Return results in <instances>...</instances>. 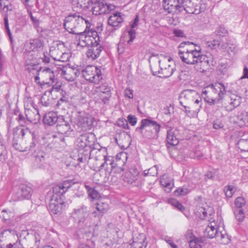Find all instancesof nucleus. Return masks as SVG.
<instances>
[{
    "label": "nucleus",
    "mask_w": 248,
    "mask_h": 248,
    "mask_svg": "<svg viewBox=\"0 0 248 248\" xmlns=\"http://www.w3.org/2000/svg\"><path fill=\"white\" fill-rule=\"evenodd\" d=\"M0 8L2 14H5L4 16V28L6 32L11 40L12 34L9 27L8 15L6 14L9 10L11 9V5L10 4L9 1L8 0H0Z\"/></svg>",
    "instance_id": "obj_16"
},
{
    "label": "nucleus",
    "mask_w": 248,
    "mask_h": 248,
    "mask_svg": "<svg viewBox=\"0 0 248 248\" xmlns=\"http://www.w3.org/2000/svg\"><path fill=\"white\" fill-rule=\"evenodd\" d=\"M139 22V16L137 15L136 17L135 18L134 21L130 25L131 29H134L135 28L137 27Z\"/></svg>",
    "instance_id": "obj_63"
},
{
    "label": "nucleus",
    "mask_w": 248,
    "mask_h": 248,
    "mask_svg": "<svg viewBox=\"0 0 248 248\" xmlns=\"http://www.w3.org/2000/svg\"><path fill=\"white\" fill-rule=\"evenodd\" d=\"M160 184L165 189L166 192H170L173 186L172 180L169 178L167 175H163L160 178Z\"/></svg>",
    "instance_id": "obj_36"
},
{
    "label": "nucleus",
    "mask_w": 248,
    "mask_h": 248,
    "mask_svg": "<svg viewBox=\"0 0 248 248\" xmlns=\"http://www.w3.org/2000/svg\"><path fill=\"white\" fill-rule=\"evenodd\" d=\"M81 73L86 80L95 84L98 83L102 78L100 69L93 65H88L84 69L81 68Z\"/></svg>",
    "instance_id": "obj_9"
},
{
    "label": "nucleus",
    "mask_w": 248,
    "mask_h": 248,
    "mask_svg": "<svg viewBox=\"0 0 248 248\" xmlns=\"http://www.w3.org/2000/svg\"><path fill=\"white\" fill-rule=\"evenodd\" d=\"M158 173L157 168L156 166H154L153 167L150 168L148 170H145L144 171L145 176L151 175V176H156Z\"/></svg>",
    "instance_id": "obj_49"
},
{
    "label": "nucleus",
    "mask_w": 248,
    "mask_h": 248,
    "mask_svg": "<svg viewBox=\"0 0 248 248\" xmlns=\"http://www.w3.org/2000/svg\"><path fill=\"white\" fill-rule=\"evenodd\" d=\"M190 192V190L185 187H179L177 189L175 192V195L176 196H185L188 194Z\"/></svg>",
    "instance_id": "obj_48"
},
{
    "label": "nucleus",
    "mask_w": 248,
    "mask_h": 248,
    "mask_svg": "<svg viewBox=\"0 0 248 248\" xmlns=\"http://www.w3.org/2000/svg\"><path fill=\"white\" fill-rule=\"evenodd\" d=\"M236 188L232 185H229L225 186L224 192L227 198H231L233 195Z\"/></svg>",
    "instance_id": "obj_41"
},
{
    "label": "nucleus",
    "mask_w": 248,
    "mask_h": 248,
    "mask_svg": "<svg viewBox=\"0 0 248 248\" xmlns=\"http://www.w3.org/2000/svg\"><path fill=\"white\" fill-rule=\"evenodd\" d=\"M108 209L109 206L108 203L102 202H98L96 204V210L93 213L94 216L100 218Z\"/></svg>",
    "instance_id": "obj_30"
},
{
    "label": "nucleus",
    "mask_w": 248,
    "mask_h": 248,
    "mask_svg": "<svg viewBox=\"0 0 248 248\" xmlns=\"http://www.w3.org/2000/svg\"><path fill=\"white\" fill-rule=\"evenodd\" d=\"M238 148L241 151L248 152V140L245 139L240 140L237 143Z\"/></svg>",
    "instance_id": "obj_46"
},
{
    "label": "nucleus",
    "mask_w": 248,
    "mask_h": 248,
    "mask_svg": "<svg viewBox=\"0 0 248 248\" xmlns=\"http://www.w3.org/2000/svg\"><path fill=\"white\" fill-rule=\"evenodd\" d=\"M95 91L104 104H107L111 96V88L107 84H103L96 87Z\"/></svg>",
    "instance_id": "obj_18"
},
{
    "label": "nucleus",
    "mask_w": 248,
    "mask_h": 248,
    "mask_svg": "<svg viewBox=\"0 0 248 248\" xmlns=\"http://www.w3.org/2000/svg\"><path fill=\"white\" fill-rule=\"evenodd\" d=\"M17 120L21 126H24L29 122L27 120V118H26L24 115L21 113L18 115Z\"/></svg>",
    "instance_id": "obj_58"
},
{
    "label": "nucleus",
    "mask_w": 248,
    "mask_h": 248,
    "mask_svg": "<svg viewBox=\"0 0 248 248\" xmlns=\"http://www.w3.org/2000/svg\"><path fill=\"white\" fill-rule=\"evenodd\" d=\"M127 123L128 122L131 125L134 126L136 125L137 122V117L132 115H128L127 117Z\"/></svg>",
    "instance_id": "obj_59"
},
{
    "label": "nucleus",
    "mask_w": 248,
    "mask_h": 248,
    "mask_svg": "<svg viewBox=\"0 0 248 248\" xmlns=\"http://www.w3.org/2000/svg\"><path fill=\"white\" fill-rule=\"evenodd\" d=\"M223 226L222 218L221 217H217V220L211 221L204 231V235L209 238H213L217 234L218 229Z\"/></svg>",
    "instance_id": "obj_13"
},
{
    "label": "nucleus",
    "mask_w": 248,
    "mask_h": 248,
    "mask_svg": "<svg viewBox=\"0 0 248 248\" xmlns=\"http://www.w3.org/2000/svg\"><path fill=\"white\" fill-rule=\"evenodd\" d=\"M86 189L87 190L89 197L92 200H97L100 197L99 192L89 185H85Z\"/></svg>",
    "instance_id": "obj_38"
},
{
    "label": "nucleus",
    "mask_w": 248,
    "mask_h": 248,
    "mask_svg": "<svg viewBox=\"0 0 248 248\" xmlns=\"http://www.w3.org/2000/svg\"><path fill=\"white\" fill-rule=\"evenodd\" d=\"M56 130L58 133L65 137L70 136L73 131L69 123L66 121L63 116L59 117V120L57 123Z\"/></svg>",
    "instance_id": "obj_15"
},
{
    "label": "nucleus",
    "mask_w": 248,
    "mask_h": 248,
    "mask_svg": "<svg viewBox=\"0 0 248 248\" xmlns=\"http://www.w3.org/2000/svg\"><path fill=\"white\" fill-rule=\"evenodd\" d=\"M71 217L78 224L82 232L88 234L92 233L94 225L92 224L87 207L82 205L73 210Z\"/></svg>",
    "instance_id": "obj_3"
},
{
    "label": "nucleus",
    "mask_w": 248,
    "mask_h": 248,
    "mask_svg": "<svg viewBox=\"0 0 248 248\" xmlns=\"http://www.w3.org/2000/svg\"><path fill=\"white\" fill-rule=\"evenodd\" d=\"M31 137L32 141L31 142L29 147H26L24 151H31L32 152V155L35 158V165L38 168L42 169L45 166V156L46 154L43 151L38 149V138L36 134L31 131L28 128L16 127L14 130V138L13 140V146L15 149L19 150L18 146V143L16 142V138L21 137L22 138L25 136Z\"/></svg>",
    "instance_id": "obj_1"
},
{
    "label": "nucleus",
    "mask_w": 248,
    "mask_h": 248,
    "mask_svg": "<svg viewBox=\"0 0 248 248\" xmlns=\"http://www.w3.org/2000/svg\"><path fill=\"white\" fill-rule=\"evenodd\" d=\"M117 125L125 129H128V124L127 121L124 118H120L117 121Z\"/></svg>",
    "instance_id": "obj_51"
},
{
    "label": "nucleus",
    "mask_w": 248,
    "mask_h": 248,
    "mask_svg": "<svg viewBox=\"0 0 248 248\" xmlns=\"http://www.w3.org/2000/svg\"><path fill=\"white\" fill-rule=\"evenodd\" d=\"M206 45L211 49H214L218 47L220 44L218 40H214L212 41H207Z\"/></svg>",
    "instance_id": "obj_53"
},
{
    "label": "nucleus",
    "mask_w": 248,
    "mask_h": 248,
    "mask_svg": "<svg viewBox=\"0 0 248 248\" xmlns=\"http://www.w3.org/2000/svg\"><path fill=\"white\" fill-rule=\"evenodd\" d=\"M90 22L89 20L84 18L78 14L74 13L66 17L63 26L68 32L77 35L79 32L77 31V28L84 25H89Z\"/></svg>",
    "instance_id": "obj_7"
},
{
    "label": "nucleus",
    "mask_w": 248,
    "mask_h": 248,
    "mask_svg": "<svg viewBox=\"0 0 248 248\" xmlns=\"http://www.w3.org/2000/svg\"><path fill=\"white\" fill-rule=\"evenodd\" d=\"M167 61L168 62H170V59H165L164 60L159 61V66L161 70V71H159V73L163 74L165 77H169L173 73L174 69L169 64L165 65Z\"/></svg>",
    "instance_id": "obj_24"
},
{
    "label": "nucleus",
    "mask_w": 248,
    "mask_h": 248,
    "mask_svg": "<svg viewBox=\"0 0 248 248\" xmlns=\"http://www.w3.org/2000/svg\"><path fill=\"white\" fill-rule=\"evenodd\" d=\"M234 215L237 220L242 222L245 218V215L242 209H237L234 212Z\"/></svg>",
    "instance_id": "obj_50"
},
{
    "label": "nucleus",
    "mask_w": 248,
    "mask_h": 248,
    "mask_svg": "<svg viewBox=\"0 0 248 248\" xmlns=\"http://www.w3.org/2000/svg\"><path fill=\"white\" fill-rule=\"evenodd\" d=\"M241 103V98L235 95L231 96V101L230 102V108L229 106L226 107V109L231 111L235 108L238 107Z\"/></svg>",
    "instance_id": "obj_37"
},
{
    "label": "nucleus",
    "mask_w": 248,
    "mask_h": 248,
    "mask_svg": "<svg viewBox=\"0 0 248 248\" xmlns=\"http://www.w3.org/2000/svg\"><path fill=\"white\" fill-rule=\"evenodd\" d=\"M202 96L204 101L210 105H214L218 103L220 101L214 95L213 92H212L209 86L202 90Z\"/></svg>",
    "instance_id": "obj_21"
},
{
    "label": "nucleus",
    "mask_w": 248,
    "mask_h": 248,
    "mask_svg": "<svg viewBox=\"0 0 248 248\" xmlns=\"http://www.w3.org/2000/svg\"><path fill=\"white\" fill-rule=\"evenodd\" d=\"M236 118V123L240 126H248V112L242 111L237 116Z\"/></svg>",
    "instance_id": "obj_35"
},
{
    "label": "nucleus",
    "mask_w": 248,
    "mask_h": 248,
    "mask_svg": "<svg viewBox=\"0 0 248 248\" xmlns=\"http://www.w3.org/2000/svg\"><path fill=\"white\" fill-rule=\"evenodd\" d=\"M115 8V5L108 3L104 0H98L93 4L92 10L94 15H99L108 14Z\"/></svg>",
    "instance_id": "obj_12"
},
{
    "label": "nucleus",
    "mask_w": 248,
    "mask_h": 248,
    "mask_svg": "<svg viewBox=\"0 0 248 248\" xmlns=\"http://www.w3.org/2000/svg\"><path fill=\"white\" fill-rule=\"evenodd\" d=\"M100 41L90 46V47L86 52L88 58L91 60H94L100 56L101 52L104 49V47Z\"/></svg>",
    "instance_id": "obj_19"
},
{
    "label": "nucleus",
    "mask_w": 248,
    "mask_h": 248,
    "mask_svg": "<svg viewBox=\"0 0 248 248\" xmlns=\"http://www.w3.org/2000/svg\"><path fill=\"white\" fill-rule=\"evenodd\" d=\"M73 183L71 181H65L55 186L53 188V194L52 196V199H55V201H57L59 199H61L62 196L64 194L67 190L72 186Z\"/></svg>",
    "instance_id": "obj_14"
},
{
    "label": "nucleus",
    "mask_w": 248,
    "mask_h": 248,
    "mask_svg": "<svg viewBox=\"0 0 248 248\" xmlns=\"http://www.w3.org/2000/svg\"><path fill=\"white\" fill-rule=\"evenodd\" d=\"M186 237L188 241V242H190V239L192 240L194 239L196 237L194 235L193 232L191 230H188L186 233Z\"/></svg>",
    "instance_id": "obj_61"
},
{
    "label": "nucleus",
    "mask_w": 248,
    "mask_h": 248,
    "mask_svg": "<svg viewBox=\"0 0 248 248\" xmlns=\"http://www.w3.org/2000/svg\"><path fill=\"white\" fill-rule=\"evenodd\" d=\"M178 55L181 60L189 64H199L201 66L206 67L209 65L210 60L202 54L201 49H190L186 44H181L179 46Z\"/></svg>",
    "instance_id": "obj_2"
},
{
    "label": "nucleus",
    "mask_w": 248,
    "mask_h": 248,
    "mask_svg": "<svg viewBox=\"0 0 248 248\" xmlns=\"http://www.w3.org/2000/svg\"><path fill=\"white\" fill-rule=\"evenodd\" d=\"M152 126L155 131V135L154 137L150 136V138H157L160 130L161 125L158 124L156 121L152 120V119H143L141 121L140 125L137 127L136 130H139L141 132L143 129L146 127Z\"/></svg>",
    "instance_id": "obj_17"
},
{
    "label": "nucleus",
    "mask_w": 248,
    "mask_h": 248,
    "mask_svg": "<svg viewBox=\"0 0 248 248\" xmlns=\"http://www.w3.org/2000/svg\"><path fill=\"white\" fill-rule=\"evenodd\" d=\"M25 109H30L31 107L34 108L32 98L30 96H26L24 99Z\"/></svg>",
    "instance_id": "obj_47"
},
{
    "label": "nucleus",
    "mask_w": 248,
    "mask_h": 248,
    "mask_svg": "<svg viewBox=\"0 0 248 248\" xmlns=\"http://www.w3.org/2000/svg\"><path fill=\"white\" fill-rule=\"evenodd\" d=\"M31 188L27 186H22L16 194L15 195V200H21L24 199H29L31 197Z\"/></svg>",
    "instance_id": "obj_26"
},
{
    "label": "nucleus",
    "mask_w": 248,
    "mask_h": 248,
    "mask_svg": "<svg viewBox=\"0 0 248 248\" xmlns=\"http://www.w3.org/2000/svg\"><path fill=\"white\" fill-rule=\"evenodd\" d=\"M26 68L29 72H32L33 74H34V71L37 73L41 70V68L39 66L36 60L33 59H30L29 58H28L26 59Z\"/></svg>",
    "instance_id": "obj_34"
},
{
    "label": "nucleus",
    "mask_w": 248,
    "mask_h": 248,
    "mask_svg": "<svg viewBox=\"0 0 248 248\" xmlns=\"http://www.w3.org/2000/svg\"><path fill=\"white\" fill-rule=\"evenodd\" d=\"M40 102L42 105L47 107L50 104V100L46 93H44L40 98Z\"/></svg>",
    "instance_id": "obj_55"
},
{
    "label": "nucleus",
    "mask_w": 248,
    "mask_h": 248,
    "mask_svg": "<svg viewBox=\"0 0 248 248\" xmlns=\"http://www.w3.org/2000/svg\"><path fill=\"white\" fill-rule=\"evenodd\" d=\"M168 202L173 206L177 208L181 212H183L185 209V207L182 204V203L174 199L170 198L169 199Z\"/></svg>",
    "instance_id": "obj_44"
},
{
    "label": "nucleus",
    "mask_w": 248,
    "mask_h": 248,
    "mask_svg": "<svg viewBox=\"0 0 248 248\" xmlns=\"http://www.w3.org/2000/svg\"><path fill=\"white\" fill-rule=\"evenodd\" d=\"M246 200L244 198L239 197L235 199L234 204L237 208H241L246 204Z\"/></svg>",
    "instance_id": "obj_52"
},
{
    "label": "nucleus",
    "mask_w": 248,
    "mask_h": 248,
    "mask_svg": "<svg viewBox=\"0 0 248 248\" xmlns=\"http://www.w3.org/2000/svg\"><path fill=\"white\" fill-rule=\"evenodd\" d=\"M93 124L91 117L86 115H79L78 117L77 125L82 131L90 130Z\"/></svg>",
    "instance_id": "obj_22"
},
{
    "label": "nucleus",
    "mask_w": 248,
    "mask_h": 248,
    "mask_svg": "<svg viewBox=\"0 0 248 248\" xmlns=\"http://www.w3.org/2000/svg\"><path fill=\"white\" fill-rule=\"evenodd\" d=\"M27 120L30 123L37 124L40 120V116L39 111L35 107L32 109H27L25 110Z\"/></svg>",
    "instance_id": "obj_25"
},
{
    "label": "nucleus",
    "mask_w": 248,
    "mask_h": 248,
    "mask_svg": "<svg viewBox=\"0 0 248 248\" xmlns=\"http://www.w3.org/2000/svg\"><path fill=\"white\" fill-rule=\"evenodd\" d=\"M92 135L83 134L78 137L76 140V145L78 148V154L88 155L90 153L91 146L93 141L90 139L93 138Z\"/></svg>",
    "instance_id": "obj_11"
},
{
    "label": "nucleus",
    "mask_w": 248,
    "mask_h": 248,
    "mask_svg": "<svg viewBox=\"0 0 248 248\" xmlns=\"http://www.w3.org/2000/svg\"><path fill=\"white\" fill-rule=\"evenodd\" d=\"M42 45L43 43L40 40L33 39L26 44V50L29 52L37 51L41 48Z\"/></svg>",
    "instance_id": "obj_32"
},
{
    "label": "nucleus",
    "mask_w": 248,
    "mask_h": 248,
    "mask_svg": "<svg viewBox=\"0 0 248 248\" xmlns=\"http://www.w3.org/2000/svg\"><path fill=\"white\" fill-rule=\"evenodd\" d=\"M58 74L68 81H73L81 74V67L78 65L70 67L60 65L57 67Z\"/></svg>",
    "instance_id": "obj_8"
},
{
    "label": "nucleus",
    "mask_w": 248,
    "mask_h": 248,
    "mask_svg": "<svg viewBox=\"0 0 248 248\" xmlns=\"http://www.w3.org/2000/svg\"><path fill=\"white\" fill-rule=\"evenodd\" d=\"M213 128L215 129H219L222 128L224 125L219 119H217L213 122Z\"/></svg>",
    "instance_id": "obj_56"
},
{
    "label": "nucleus",
    "mask_w": 248,
    "mask_h": 248,
    "mask_svg": "<svg viewBox=\"0 0 248 248\" xmlns=\"http://www.w3.org/2000/svg\"><path fill=\"white\" fill-rule=\"evenodd\" d=\"M121 157H123L125 160L123 161V165L118 168L119 170H118V171L119 172H122L124 170V166L125 164L127 158L126 154L125 153H121L119 155H117L116 156V159L117 160V163L115 164L113 160V157L111 156H107V152L105 148L99 149L95 152V159L96 160L104 159L105 161L100 166L99 170L105 168V164L108 161H110V165H111L112 169L117 168L118 166L121 164Z\"/></svg>",
    "instance_id": "obj_4"
},
{
    "label": "nucleus",
    "mask_w": 248,
    "mask_h": 248,
    "mask_svg": "<svg viewBox=\"0 0 248 248\" xmlns=\"http://www.w3.org/2000/svg\"><path fill=\"white\" fill-rule=\"evenodd\" d=\"M194 102L195 105H199V108H202V102L199 93L194 90H185L180 96V103L183 105L186 103Z\"/></svg>",
    "instance_id": "obj_10"
},
{
    "label": "nucleus",
    "mask_w": 248,
    "mask_h": 248,
    "mask_svg": "<svg viewBox=\"0 0 248 248\" xmlns=\"http://www.w3.org/2000/svg\"><path fill=\"white\" fill-rule=\"evenodd\" d=\"M128 35L129 36L130 39L128 40L127 43L130 44L132 43L133 40L136 38V32L135 29H130L128 31Z\"/></svg>",
    "instance_id": "obj_57"
},
{
    "label": "nucleus",
    "mask_w": 248,
    "mask_h": 248,
    "mask_svg": "<svg viewBox=\"0 0 248 248\" xmlns=\"http://www.w3.org/2000/svg\"><path fill=\"white\" fill-rule=\"evenodd\" d=\"M71 56L70 52L63 51L55 61L63 62H67L69 60Z\"/></svg>",
    "instance_id": "obj_43"
},
{
    "label": "nucleus",
    "mask_w": 248,
    "mask_h": 248,
    "mask_svg": "<svg viewBox=\"0 0 248 248\" xmlns=\"http://www.w3.org/2000/svg\"><path fill=\"white\" fill-rule=\"evenodd\" d=\"M91 24L90 22L89 25L85 27L84 31L82 32L79 31L78 33L76 39L78 40V45L81 47L90 46L98 41H100V37L98 32L91 28Z\"/></svg>",
    "instance_id": "obj_5"
},
{
    "label": "nucleus",
    "mask_w": 248,
    "mask_h": 248,
    "mask_svg": "<svg viewBox=\"0 0 248 248\" xmlns=\"http://www.w3.org/2000/svg\"><path fill=\"white\" fill-rule=\"evenodd\" d=\"M209 88L213 92L214 95L217 96L219 100L223 99L224 95L226 93V91L225 86L221 83H216L208 85Z\"/></svg>",
    "instance_id": "obj_23"
},
{
    "label": "nucleus",
    "mask_w": 248,
    "mask_h": 248,
    "mask_svg": "<svg viewBox=\"0 0 248 248\" xmlns=\"http://www.w3.org/2000/svg\"><path fill=\"white\" fill-rule=\"evenodd\" d=\"M42 74L46 77H48L49 81H46V83L50 84H53L54 83L55 76L53 71L50 68H47L44 69L42 71Z\"/></svg>",
    "instance_id": "obj_39"
},
{
    "label": "nucleus",
    "mask_w": 248,
    "mask_h": 248,
    "mask_svg": "<svg viewBox=\"0 0 248 248\" xmlns=\"http://www.w3.org/2000/svg\"><path fill=\"white\" fill-rule=\"evenodd\" d=\"M195 109L193 110H188V112L186 113L187 116L190 117H195L197 116L198 112L200 111L201 108H199V105H195Z\"/></svg>",
    "instance_id": "obj_54"
},
{
    "label": "nucleus",
    "mask_w": 248,
    "mask_h": 248,
    "mask_svg": "<svg viewBox=\"0 0 248 248\" xmlns=\"http://www.w3.org/2000/svg\"><path fill=\"white\" fill-rule=\"evenodd\" d=\"M190 248H202V241L197 237L190 240L188 242Z\"/></svg>",
    "instance_id": "obj_45"
},
{
    "label": "nucleus",
    "mask_w": 248,
    "mask_h": 248,
    "mask_svg": "<svg viewBox=\"0 0 248 248\" xmlns=\"http://www.w3.org/2000/svg\"><path fill=\"white\" fill-rule=\"evenodd\" d=\"M34 238H35V246L36 248H39V246H40V239H41L40 236L38 233H35Z\"/></svg>",
    "instance_id": "obj_62"
},
{
    "label": "nucleus",
    "mask_w": 248,
    "mask_h": 248,
    "mask_svg": "<svg viewBox=\"0 0 248 248\" xmlns=\"http://www.w3.org/2000/svg\"><path fill=\"white\" fill-rule=\"evenodd\" d=\"M217 238V240L221 244L225 245L229 243L230 240L228 238V235L226 234H222V233H219L218 232H217V234L215 237Z\"/></svg>",
    "instance_id": "obj_42"
},
{
    "label": "nucleus",
    "mask_w": 248,
    "mask_h": 248,
    "mask_svg": "<svg viewBox=\"0 0 248 248\" xmlns=\"http://www.w3.org/2000/svg\"><path fill=\"white\" fill-rule=\"evenodd\" d=\"M147 244L145 235L143 234H140L137 237H133L130 246L131 248H146Z\"/></svg>",
    "instance_id": "obj_29"
},
{
    "label": "nucleus",
    "mask_w": 248,
    "mask_h": 248,
    "mask_svg": "<svg viewBox=\"0 0 248 248\" xmlns=\"http://www.w3.org/2000/svg\"><path fill=\"white\" fill-rule=\"evenodd\" d=\"M163 1L164 9L168 13L174 14L183 10L189 14L193 13L190 9L192 4L190 0H163Z\"/></svg>",
    "instance_id": "obj_6"
},
{
    "label": "nucleus",
    "mask_w": 248,
    "mask_h": 248,
    "mask_svg": "<svg viewBox=\"0 0 248 248\" xmlns=\"http://www.w3.org/2000/svg\"><path fill=\"white\" fill-rule=\"evenodd\" d=\"M199 214L202 218H204L207 216V213L205 209L202 207L199 209Z\"/></svg>",
    "instance_id": "obj_64"
},
{
    "label": "nucleus",
    "mask_w": 248,
    "mask_h": 248,
    "mask_svg": "<svg viewBox=\"0 0 248 248\" xmlns=\"http://www.w3.org/2000/svg\"><path fill=\"white\" fill-rule=\"evenodd\" d=\"M139 172L136 169H132L126 172L123 176V180L128 184H132L138 179Z\"/></svg>",
    "instance_id": "obj_28"
},
{
    "label": "nucleus",
    "mask_w": 248,
    "mask_h": 248,
    "mask_svg": "<svg viewBox=\"0 0 248 248\" xmlns=\"http://www.w3.org/2000/svg\"><path fill=\"white\" fill-rule=\"evenodd\" d=\"M58 203V201H55V199H51V202L49 204V210L54 214H56L59 212L60 207Z\"/></svg>",
    "instance_id": "obj_40"
},
{
    "label": "nucleus",
    "mask_w": 248,
    "mask_h": 248,
    "mask_svg": "<svg viewBox=\"0 0 248 248\" xmlns=\"http://www.w3.org/2000/svg\"><path fill=\"white\" fill-rule=\"evenodd\" d=\"M178 131L173 128L167 131V142L170 145L175 146L179 143V140L177 138Z\"/></svg>",
    "instance_id": "obj_31"
},
{
    "label": "nucleus",
    "mask_w": 248,
    "mask_h": 248,
    "mask_svg": "<svg viewBox=\"0 0 248 248\" xmlns=\"http://www.w3.org/2000/svg\"><path fill=\"white\" fill-rule=\"evenodd\" d=\"M124 21V17L120 12H115L110 16L108 19V24L112 27H119Z\"/></svg>",
    "instance_id": "obj_27"
},
{
    "label": "nucleus",
    "mask_w": 248,
    "mask_h": 248,
    "mask_svg": "<svg viewBox=\"0 0 248 248\" xmlns=\"http://www.w3.org/2000/svg\"><path fill=\"white\" fill-rule=\"evenodd\" d=\"M133 91L130 88H126L124 91V96L129 99L133 98Z\"/></svg>",
    "instance_id": "obj_60"
},
{
    "label": "nucleus",
    "mask_w": 248,
    "mask_h": 248,
    "mask_svg": "<svg viewBox=\"0 0 248 248\" xmlns=\"http://www.w3.org/2000/svg\"><path fill=\"white\" fill-rule=\"evenodd\" d=\"M65 50L66 48L63 43L59 41L54 42L52 45L50 46L49 55L55 61L62 51Z\"/></svg>",
    "instance_id": "obj_20"
},
{
    "label": "nucleus",
    "mask_w": 248,
    "mask_h": 248,
    "mask_svg": "<svg viewBox=\"0 0 248 248\" xmlns=\"http://www.w3.org/2000/svg\"><path fill=\"white\" fill-rule=\"evenodd\" d=\"M59 120V117L56 112L54 111H50L46 113L43 118V121L44 124L52 125L58 123Z\"/></svg>",
    "instance_id": "obj_33"
}]
</instances>
